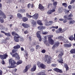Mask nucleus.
Wrapping results in <instances>:
<instances>
[{
  "mask_svg": "<svg viewBox=\"0 0 75 75\" xmlns=\"http://www.w3.org/2000/svg\"><path fill=\"white\" fill-rule=\"evenodd\" d=\"M39 67H40L42 69H45L46 66L45 65L43 64V63H41Z\"/></svg>",
  "mask_w": 75,
  "mask_h": 75,
  "instance_id": "18",
  "label": "nucleus"
},
{
  "mask_svg": "<svg viewBox=\"0 0 75 75\" xmlns=\"http://www.w3.org/2000/svg\"><path fill=\"white\" fill-rule=\"evenodd\" d=\"M31 67V64H28L25 67V69L23 71V73H25V72H27L29 69H30Z\"/></svg>",
  "mask_w": 75,
  "mask_h": 75,
  "instance_id": "8",
  "label": "nucleus"
},
{
  "mask_svg": "<svg viewBox=\"0 0 75 75\" xmlns=\"http://www.w3.org/2000/svg\"><path fill=\"white\" fill-rule=\"evenodd\" d=\"M21 11H22L23 12H24L25 11V10L24 9H21Z\"/></svg>",
  "mask_w": 75,
  "mask_h": 75,
  "instance_id": "54",
  "label": "nucleus"
},
{
  "mask_svg": "<svg viewBox=\"0 0 75 75\" xmlns=\"http://www.w3.org/2000/svg\"><path fill=\"white\" fill-rule=\"evenodd\" d=\"M55 10L51 9L47 11V14H51L52 13H54V12H55Z\"/></svg>",
  "mask_w": 75,
  "mask_h": 75,
  "instance_id": "16",
  "label": "nucleus"
},
{
  "mask_svg": "<svg viewBox=\"0 0 75 75\" xmlns=\"http://www.w3.org/2000/svg\"><path fill=\"white\" fill-rule=\"evenodd\" d=\"M40 34H41V32H40V31H38L36 33V35H37V37H38V38H39V41L41 42L42 40V39H41V37Z\"/></svg>",
  "mask_w": 75,
  "mask_h": 75,
  "instance_id": "9",
  "label": "nucleus"
},
{
  "mask_svg": "<svg viewBox=\"0 0 75 75\" xmlns=\"http://www.w3.org/2000/svg\"><path fill=\"white\" fill-rule=\"evenodd\" d=\"M38 8L42 11H44L45 9H44V7L42 6V4H40L39 5Z\"/></svg>",
  "mask_w": 75,
  "mask_h": 75,
  "instance_id": "10",
  "label": "nucleus"
},
{
  "mask_svg": "<svg viewBox=\"0 0 75 75\" xmlns=\"http://www.w3.org/2000/svg\"><path fill=\"white\" fill-rule=\"evenodd\" d=\"M51 25L50 24H45V25H46V26H50V25Z\"/></svg>",
  "mask_w": 75,
  "mask_h": 75,
  "instance_id": "62",
  "label": "nucleus"
},
{
  "mask_svg": "<svg viewBox=\"0 0 75 75\" xmlns=\"http://www.w3.org/2000/svg\"><path fill=\"white\" fill-rule=\"evenodd\" d=\"M30 51H31V52H33V51H35V49L34 48H33L32 49H30Z\"/></svg>",
  "mask_w": 75,
  "mask_h": 75,
  "instance_id": "49",
  "label": "nucleus"
},
{
  "mask_svg": "<svg viewBox=\"0 0 75 75\" xmlns=\"http://www.w3.org/2000/svg\"><path fill=\"white\" fill-rule=\"evenodd\" d=\"M2 18V17H0V22L1 23H3L4 22V20Z\"/></svg>",
  "mask_w": 75,
  "mask_h": 75,
  "instance_id": "32",
  "label": "nucleus"
},
{
  "mask_svg": "<svg viewBox=\"0 0 75 75\" xmlns=\"http://www.w3.org/2000/svg\"><path fill=\"white\" fill-rule=\"evenodd\" d=\"M40 47V45H37L36 46V50H38V49Z\"/></svg>",
  "mask_w": 75,
  "mask_h": 75,
  "instance_id": "42",
  "label": "nucleus"
},
{
  "mask_svg": "<svg viewBox=\"0 0 75 75\" xmlns=\"http://www.w3.org/2000/svg\"><path fill=\"white\" fill-rule=\"evenodd\" d=\"M12 35L13 36H15L14 38V40L16 42H19V38H20V36L18 35V34H17L16 32L13 31L12 32Z\"/></svg>",
  "mask_w": 75,
  "mask_h": 75,
  "instance_id": "2",
  "label": "nucleus"
},
{
  "mask_svg": "<svg viewBox=\"0 0 75 75\" xmlns=\"http://www.w3.org/2000/svg\"><path fill=\"white\" fill-rule=\"evenodd\" d=\"M5 35H6L7 37H11V34L10 33H5Z\"/></svg>",
  "mask_w": 75,
  "mask_h": 75,
  "instance_id": "34",
  "label": "nucleus"
},
{
  "mask_svg": "<svg viewBox=\"0 0 75 75\" xmlns=\"http://www.w3.org/2000/svg\"><path fill=\"white\" fill-rule=\"evenodd\" d=\"M46 28V27H45V26H40L38 27V28L39 30H44V29H45Z\"/></svg>",
  "mask_w": 75,
  "mask_h": 75,
  "instance_id": "17",
  "label": "nucleus"
},
{
  "mask_svg": "<svg viewBox=\"0 0 75 75\" xmlns=\"http://www.w3.org/2000/svg\"><path fill=\"white\" fill-rule=\"evenodd\" d=\"M4 13L2 11L0 10V16H1L2 15L4 14Z\"/></svg>",
  "mask_w": 75,
  "mask_h": 75,
  "instance_id": "40",
  "label": "nucleus"
},
{
  "mask_svg": "<svg viewBox=\"0 0 75 75\" xmlns=\"http://www.w3.org/2000/svg\"><path fill=\"white\" fill-rule=\"evenodd\" d=\"M46 51L45 50H43L42 51V53H45Z\"/></svg>",
  "mask_w": 75,
  "mask_h": 75,
  "instance_id": "51",
  "label": "nucleus"
},
{
  "mask_svg": "<svg viewBox=\"0 0 75 75\" xmlns=\"http://www.w3.org/2000/svg\"><path fill=\"white\" fill-rule=\"evenodd\" d=\"M8 57V55L7 53H5L3 55H0V58L1 59H2V65L5 64V62L3 59H7V58Z\"/></svg>",
  "mask_w": 75,
  "mask_h": 75,
  "instance_id": "4",
  "label": "nucleus"
},
{
  "mask_svg": "<svg viewBox=\"0 0 75 75\" xmlns=\"http://www.w3.org/2000/svg\"><path fill=\"white\" fill-rule=\"evenodd\" d=\"M11 17H10V19H12V18H13V15H11Z\"/></svg>",
  "mask_w": 75,
  "mask_h": 75,
  "instance_id": "63",
  "label": "nucleus"
},
{
  "mask_svg": "<svg viewBox=\"0 0 75 75\" xmlns=\"http://www.w3.org/2000/svg\"><path fill=\"white\" fill-rule=\"evenodd\" d=\"M64 47L65 48H69L72 46L71 44L69 43V44H66L64 45Z\"/></svg>",
  "mask_w": 75,
  "mask_h": 75,
  "instance_id": "14",
  "label": "nucleus"
},
{
  "mask_svg": "<svg viewBox=\"0 0 75 75\" xmlns=\"http://www.w3.org/2000/svg\"><path fill=\"white\" fill-rule=\"evenodd\" d=\"M17 16L19 18H21V17H23V16L20 13H18L17 14Z\"/></svg>",
  "mask_w": 75,
  "mask_h": 75,
  "instance_id": "27",
  "label": "nucleus"
},
{
  "mask_svg": "<svg viewBox=\"0 0 75 75\" xmlns=\"http://www.w3.org/2000/svg\"><path fill=\"white\" fill-rule=\"evenodd\" d=\"M24 33L25 34H28V32L27 30H26L24 32Z\"/></svg>",
  "mask_w": 75,
  "mask_h": 75,
  "instance_id": "45",
  "label": "nucleus"
},
{
  "mask_svg": "<svg viewBox=\"0 0 75 75\" xmlns=\"http://www.w3.org/2000/svg\"><path fill=\"white\" fill-rule=\"evenodd\" d=\"M64 18H67V20H72V18H67V16L66 15H65L64 16Z\"/></svg>",
  "mask_w": 75,
  "mask_h": 75,
  "instance_id": "28",
  "label": "nucleus"
},
{
  "mask_svg": "<svg viewBox=\"0 0 75 75\" xmlns=\"http://www.w3.org/2000/svg\"><path fill=\"white\" fill-rule=\"evenodd\" d=\"M36 64H35L33 65V67L31 68L30 69L31 72H34V71H36V69H37V67Z\"/></svg>",
  "mask_w": 75,
  "mask_h": 75,
  "instance_id": "13",
  "label": "nucleus"
},
{
  "mask_svg": "<svg viewBox=\"0 0 75 75\" xmlns=\"http://www.w3.org/2000/svg\"><path fill=\"white\" fill-rule=\"evenodd\" d=\"M48 33V32H42V34H43V35H47Z\"/></svg>",
  "mask_w": 75,
  "mask_h": 75,
  "instance_id": "39",
  "label": "nucleus"
},
{
  "mask_svg": "<svg viewBox=\"0 0 75 75\" xmlns=\"http://www.w3.org/2000/svg\"><path fill=\"white\" fill-rule=\"evenodd\" d=\"M48 55H45L44 57L43 60L45 61V62H47V64H50L51 63V61L52 59V58L50 57H49Z\"/></svg>",
  "mask_w": 75,
  "mask_h": 75,
  "instance_id": "5",
  "label": "nucleus"
},
{
  "mask_svg": "<svg viewBox=\"0 0 75 75\" xmlns=\"http://www.w3.org/2000/svg\"><path fill=\"white\" fill-rule=\"evenodd\" d=\"M37 24L39 25H43V23H42V21L40 20H38L37 21Z\"/></svg>",
  "mask_w": 75,
  "mask_h": 75,
  "instance_id": "21",
  "label": "nucleus"
},
{
  "mask_svg": "<svg viewBox=\"0 0 75 75\" xmlns=\"http://www.w3.org/2000/svg\"><path fill=\"white\" fill-rule=\"evenodd\" d=\"M70 52L71 54H75V49H71L70 51Z\"/></svg>",
  "mask_w": 75,
  "mask_h": 75,
  "instance_id": "29",
  "label": "nucleus"
},
{
  "mask_svg": "<svg viewBox=\"0 0 75 75\" xmlns=\"http://www.w3.org/2000/svg\"><path fill=\"white\" fill-rule=\"evenodd\" d=\"M22 25L23 26L24 28H27L29 27V25L27 23H23L22 24Z\"/></svg>",
  "mask_w": 75,
  "mask_h": 75,
  "instance_id": "19",
  "label": "nucleus"
},
{
  "mask_svg": "<svg viewBox=\"0 0 75 75\" xmlns=\"http://www.w3.org/2000/svg\"><path fill=\"white\" fill-rule=\"evenodd\" d=\"M58 39L59 40H62L63 41L64 40V38L62 36H59L58 38Z\"/></svg>",
  "mask_w": 75,
  "mask_h": 75,
  "instance_id": "26",
  "label": "nucleus"
},
{
  "mask_svg": "<svg viewBox=\"0 0 75 75\" xmlns=\"http://www.w3.org/2000/svg\"><path fill=\"white\" fill-rule=\"evenodd\" d=\"M53 5L54 6L55 8L54 9L56 8V7L57 6V2H55L53 3Z\"/></svg>",
  "mask_w": 75,
  "mask_h": 75,
  "instance_id": "33",
  "label": "nucleus"
},
{
  "mask_svg": "<svg viewBox=\"0 0 75 75\" xmlns=\"http://www.w3.org/2000/svg\"><path fill=\"white\" fill-rule=\"evenodd\" d=\"M44 43L45 44H46L47 47H50V44H49L48 42V41L45 40V41Z\"/></svg>",
  "mask_w": 75,
  "mask_h": 75,
  "instance_id": "30",
  "label": "nucleus"
},
{
  "mask_svg": "<svg viewBox=\"0 0 75 75\" xmlns=\"http://www.w3.org/2000/svg\"><path fill=\"white\" fill-rule=\"evenodd\" d=\"M75 0H71L70 4H72V3H74L75 2Z\"/></svg>",
  "mask_w": 75,
  "mask_h": 75,
  "instance_id": "43",
  "label": "nucleus"
},
{
  "mask_svg": "<svg viewBox=\"0 0 75 75\" xmlns=\"http://www.w3.org/2000/svg\"><path fill=\"white\" fill-rule=\"evenodd\" d=\"M37 75H47L44 72H40L38 73Z\"/></svg>",
  "mask_w": 75,
  "mask_h": 75,
  "instance_id": "23",
  "label": "nucleus"
},
{
  "mask_svg": "<svg viewBox=\"0 0 75 75\" xmlns=\"http://www.w3.org/2000/svg\"><path fill=\"white\" fill-rule=\"evenodd\" d=\"M9 63H11V65H14L16 64V62L14 61V60H13L12 59H9Z\"/></svg>",
  "mask_w": 75,
  "mask_h": 75,
  "instance_id": "12",
  "label": "nucleus"
},
{
  "mask_svg": "<svg viewBox=\"0 0 75 75\" xmlns=\"http://www.w3.org/2000/svg\"><path fill=\"white\" fill-rule=\"evenodd\" d=\"M30 5H31V4H29L28 5V8H30Z\"/></svg>",
  "mask_w": 75,
  "mask_h": 75,
  "instance_id": "60",
  "label": "nucleus"
},
{
  "mask_svg": "<svg viewBox=\"0 0 75 75\" xmlns=\"http://www.w3.org/2000/svg\"><path fill=\"white\" fill-rule=\"evenodd\" d=\"M52 3L49 4L47 6V8H49V7H52Z\"/></svg>",
  "mask_w": 75,
  "mask_h": 75,
  "instance_id": "36",
  "label": "nucleus"
},
{
  "mask_svg": "<svg viewBox=\"0 0 75 75\" xmlns=\"http://www.w3.org/2000/svg\"><path fill=\"white\" fill-rule=\"evenodd\" d=\"M52 37H53V35H50V37H48V40L49 43L51 45H53V44H54V41L52 39Z\"/></svg>",
  "mask_w": 75,
  "mask_h": 75,
  "instance_id": "6",
  "label": "nucleus"
},
{
  "mask_svg": "<svg viewBox=\"0 0 75 75\" xmlns=\"http://www.w3.org/2000/svg\"><path fill=\"white\" fill-rule=\"evenodd\" d=\"M34 7H35V6L34 5H33V4H32L31 7V8H33Z\"/></svg>",
  "mask_w": 75,
  "mask_h": 75,
  "instance_id": "58",
  "label": "nucleus"
},
{
  "mask_svg": "<svg viewBox=\"0 0 75 75\" xmlns=\"http://www.w3.org/2000/svg\"><path fill=\"white\" fill-rule=\"evenodd\" d=\"M53 69L54 71L57 72H59V73H62V72H63L62 70L59 69L57 68H54Z\"/></svg>",
  "mask_w": 75,
  "mask_h": 75,
  "instance_id": "15",
  "label": "nucleus"
},
{
  "mask_svg": "<svg viewBox=\"0 0 75 75\" xmlns=\"http://www.w3.org/2000/svg\"><path fill=\"white\" fill-rule=\"evenodd\" d=\"M22 63H23V61L22 60H19L17 62L16 65H18L21 64Z\"/></svg>",
  "mask_w": 75,
  "mask_h": 75,
  "instance_id": "22",
  "label": "nucleus"
},
{
  "mask_svg": "<svg viewBox=\"0 0 75 75\" xmlns=\"http://www.w3.org/2000/svg\"><path fill=\"white\" fill-rule=\"evenodd\" d=\"M68 8H69V9H71V8H72V7H71V6L69 5L68 6Z\"/></svg>",
  "mask_w": 75,
  "mask_h": 75,
  "instance_id": "53",
  "label": "nucleus"
},
{
  "mask_svg": "<svg viewBox=\"0 0 75 75\" xmlns=\"http://www.w3.org/2000/svg\"><path fill=\"white\" fill-rule=\"evenodd\" d=\"M60 43L59 42H55V44L53 45V46L52 47V49H54L55 48H57L58 47Z\"/></svg>",
  "mask_w": 75,
  "mask_h": 75,
  "instance_id": "11",
  "label": "nucleus"
},
{
  "mask_svg": "<svg viewBox=\"0 0 75 75\" xmlns=\"http://www.w3.org/2000/svg\"><path fill=\"white\" fill-rule=\"evenodd\" d=\"M72 16H73V15H72V13L70 14L68 16L69 17H72Z\"/></svg>",
  "mask_w": 75,
  "mask_h": 75,
  "instance_id": "48",
  "label": "nucleus"
},
{
  "mask_svg": "<svg viewBox=\"0 0 75 75\" xmlns=\"http://www.w3.org/2000/svg\"><path fill=\"white\" fill-rule=\"evenodd\" d=\"M52 66L53 67H56V64H52Z\"/></svg>",
  "mask_w": 75,
  "mask_h": 75,
  "instance_id": "57",
  "label": "nucleus"
},
{
  "mask_svg": "<svg viewBox=\"0 0 75 75\" xmlns=\"http://www.w3.org/2000/svg\"><path fill=\"white\" fill-rule=\"evenodd\" d=\"M56 33H57L58 34V33H60V32L59 31H58V30H56Z\"/></svg>",
  "mask_w": 75,
  "mask_h": 75,
  "instance_id": "61",
  "label": "nucleus"
},
{
  "mask_svg": "<svg viewBox=\"0 0 75 75\" xmlns=\"http://www.w3.org/2000/svg\"><path fill=\"white\" fill-rule=\"evenodd\" d=\"M59 30V32H60V33H62V32H61L62 31V28H59L58 29Z\"/></svg>",
  "mask_w": 75,
  "mask_h": 75,
  "instance_id": "41",
  "label": "nucleus"
},
{
  "mask_svg": "<svg viewBox=\"0 0 75 75\" xmlns=\"http://www.w3.org/2000/svg\"><path fill=\"white\" fill-rule=\"evenodd\" d=\"M20 47L21 46L20 45H17L16 46H14L13 48V49H16V50H18V49L20 48Z\"/></svg>",
  "mask_w": 75,
  "mask_h": 75,
  "instance_id": "20",
  "label": "nucleus"
},
{
  "mask_svg": "<svg viewBox=\"0 0 75 75\" xmlns=\"http://www.w3.org/2000/svg\"><path fill=\"white\" fill-rule=\"evenodd\" d=\"M18 51V49H12V52L10 53V54L12 55V57H16L17 59H20V56L18 55V53L16 52Z\"/></svg>",
  "mask_w": 75,
  "mask_h": 75,
  "instance_id": "1",
  "label": "nucleus"
},
{
  "mask_svg": "<svg viewBox=\"0 0 75 75\" xmlns=\"http://www.w3.org/2000/svg\"><path fill=\"white\" fill-rule=\"evenodd\" d=\"M64 67L66 68V71L69 70V67L67 64H65L64 65Z\"/></svg>",
  "mask_w": 75,
  "mask_h": 75,
  "instance_id": "25",
  "label": "nucleus"
},
{
  "mask_svg": "<svg viewBox=\"0 0 75 75\" xmlns=\"http://www.w3.org/2000/svg\"><path fill=\"white\" fill-rule=\"evenodd\" d=\"M21 51H24V48H23V47H21Z\"/></svg>",
  "mask_w": 75,
  "mask_h": 75,
  "instance_id": "64",
  "label": "nucleus"
},
{
  "mask_svg": "<svg viewBox=\"0 0 75 75\" xmlns=\"http://www.w3.org/2000/svg\"><path fill=\"white\" fill-rule=\"evenodd\" d=\"M64 51L63 50H61V51L60 52V53L58 56V57L59 58V63H60V64H63V61H64V60L62 59V56L64 55Z\"/></svg>",
  "mask_w": 75,
  "mask_h": 75,
  "instance_id": "3",
  "label": "nucleus"
},
{
  "mask_svg": "<svg viewBox=\"0 0 75 75\" xmlns=\"http://www.w3.org/2000/svg\"><path fill=\"white\" fill-rule=\"evenodd\" d=\"M1 33H3V34H4L5 35L6 34V33H5V32H4V31H1Z\"/></svg>",
  "mask_w": 75,
  "mask_h": 75,
  "instance_id": "55",
  "label": "nucleus"
},
{
  "mask_svg": "<svg viewBox=\"0 0 75 75\" xmlns=\"http://www.w3.org/2000/svg\"><path fill=\"white\" fill-rule=\"evenodd\" d=\"M28 18L26 17H24L22 18V20L23 22H26L28 21Z\"/></svg>",
  "mask_w": 75,
  "mask_h": 75,
  "instance_id": "24",
  "label": "nucleus"
},
{
  "mask_svg": "<svg viewBox=\"0 0 75 75\" xmlns=\"http://www.w3.org/2000/svg\"><path fill=\"white\" fill-rule=\"evenodd\" d=\"M49 23H50V24H53V23H54V22H53V21H50L49 22Z\"/></svg>",
  "mask_w": 75,
  "mask_h": 75,
  "instance_id": "46",
  "label": "nucleus"
},
{
  "mask_svg": "<svg viewBox=\"0 0 75 75\" xmlns=\"http://www.w3.org/2000/svg\"><path fill=\"white\" fill-rule=\"evenodd\" d=\"M75 23V21L73 20L72 21H71L69 22V24H74Z\"/></svg>",
  "mask_w": 75,
  "mask_h": 75,
  "instance_id": "37",
  "label": "nucleus"
},
{
  "mask_svg": "<svg viewBox=\"0 0 75 75\" xmlns=\"http://www.w3.org/2000/svg\"><path fill=\"white\" fill-rule=\"evenodd\" d=\"M8 68H14V67H13L11 66L8 67Z\"/></svg>",
  "mask_w": 75,
  "mask_h": 75,
  "instance_id": "56",
  "label": "nucleus"
},
{
  "mask_svg": "<svg viewBox=\"0 0 75 75\" xmlns=\"http://www.w3.org/2000/svg\"><path fill=\"white\" fill-rule=\"evenodd\" d=\"M1 16H2L3 18H4V19L6 18L7 17L6 16V14H5V13H4Z\"/></svg>",
  "mask_w": 75,
  "mask_h": 75,
  "instance_id": "35",
  "label": "nucleus"
},
{
  "mask_svg": "<svg viewBox=\"0 0 75 75\" xmlns=\"http://www.w3.org/2000/svg\"><path fill=\"white\" fill-rule=\"evenodd\" d=\"M62 5L63 6H64L66 8H67V3H63L62 4Z\"/></svg>",
  "mask_w": 75,
  "mask_h": 75,
  "instance_id": "38",
  "label": "nucleus"
},
{
  "mask_svg": "<svg viewBox=\"0 0 75 75\" xmlns=\"http://www.w3.org/2000/svg\"><path fill=\"white\" fill-rule=\"evenodd\" d=\"M9 40L10 38L8 37H7L5 38V40L6 41H7V40Z\"/></svg>",
  "mask_w": 75,
  "mask_h": 75,
  "instance_id": "44",
  "label": "nucleus"
},
{
  "mask_svg": "<svg viewBox=\"0 0 75 75\" xmlns=\"http://www.w3.org/2000/svg\"><path fill=\"white\" fill-rule=\"evenodd\" d=\"M41 64V63H40V62H38L37 63V65L38 66V67H40V64Z\"/></svg>",
  "mask_w": 75,
  "mask_h": 75,
  "instance_id": "47",
  "label": "nucleus"
},
{
  "mask_svg": "<svg viewBox=\"0 0 75 75\" xmlns=\"http://www.w3.org/2000/svg\"><path fill=\"white\" fill-rule=\"evenodd\" d=\"M31 23L33 25H36L37 22H35L34 20H33Z\"/></svg>",
  "mask_w": 75,
  "mask_h": 75,
  "instance_id": "31",
  "label": "nucleus"
},
{
  "mask_svg": "<svg viewBox=\"0 0 75 75\" xmlns=\"http://www.w3.org/2000/svg\"><path fill=\"white\" fill-rule=\"evenodd\" d=\"M59 20V21H64V19L63 18H60Z\"/></svg>",
  "mask_w": 75,
  "mask_h": 75,
  "instance_id": "59",
  "label": "nucleus"
},
{
  "mask_svg": "<svg viewBox=\"0 0 75 75\" xmlns=\"http://www.w3.org/2000/svg\"><path fill=\"white\" fill-rule=\"evenodd\" d=\"M67 21H68L67 20L65 19L63 21V23H67Z\"/></svg>",
  "mask_w": 75,
  "mask_h": 75,
  "instance_id": "50",
  "label": "nucleus"
},
{
  "mask_svg": "<svg viewBox=\"0 0 75 75\" xmlns=\"http://www.w3.org/2000/svg\"><path fill=\"white\" fill-rule=\"evenodd\" d=\"M28 17L30 18H31V17H32V18H34L35 20H37L38 18V14L35 13L32 16L30 15H28Z\"/></svg>",
  "mask_w": 75,
  "mask_h": 75,
  "instance_id": "7",
  "label": "nucleus"
},
{
  "mask_svg": "<svg viewBox=\"0 0 75 75\" xmlns=\"http://www.w3.org/2000/svg\"><path fill=\"white\" fill-rule=\"evenodd\" d=\"M3 75V71L1 70H0V75Z\"/></svg>",
  "mask_w": 75,
  "mask_h": 75,
  "instance_id": "52",
  "label": "nucleus"
}]
</instances>
